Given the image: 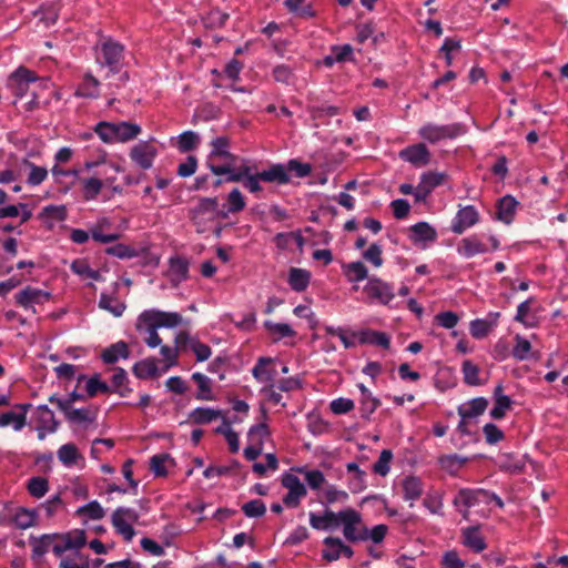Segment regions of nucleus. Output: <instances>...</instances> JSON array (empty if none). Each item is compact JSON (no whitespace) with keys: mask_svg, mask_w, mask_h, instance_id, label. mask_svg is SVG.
<instances>
[{"mask_svg":"<svg viewBox=\"0 0 568 568\" xmlns=\"http://www.w3.org/2000/svg\"><path fill=\"white\" fill-rule=\"evenodd\" d=\"M341 526L346 540L351 542L367 540V527L357 510L353 508L341 510Z\"/></svg>","mask_w":568,"mask_h":568,"instance_id":"7","label":"nucleus"},{"mask_svg":"<svg viewBox=\"0 0 568 568\" xmlns=\"http://www.w3.org/2000/svg\"><path fill=\"white\" fill-rule=\"evenodd\" d=\"M263 182L286 184L290 182V175L284 164H273L267 170L260 172Z\"/></svg>","mask_w":568,"mask_h":568,"instance_id":"26","label":"nucleus"},{"mask_svg":"<svg viewBox=\"0 0 568 568\" xmlns=\"http://www.w3.org/2000/svg\"><path fill=\"white\" fill-rule=\"evenodd\" d=\"M71 270L73 273L84 276L94 281L101 280V274L99 271L92 270L88 262L82 258L74 260L71 264Z\"/></svg>","mask_w":568,"mask_h":568,"instance_id":"51","label":"nucleus"},{"mask_svg":"<svg viewBox=\"0 0 568 568\" xmlns=\"http://www.w3.org/2000/svg\"><path fill=\"white\" fill-rule=\"evenodd\" d=\"M464 545L473 549L475 552H480L486 549L487 545L475 527H468L463 531Z\"/></svg>","mask_w":568,"mask_h":568,"instance_id":"38","label":"nucleus"},{"mask_svg":"<svg viewBox=\"0 0 568 568\" xmlns=\"http://www.w3.org/2000/svg\"><path fill=\"white\" fill-rule=\"evenodd\" d=\"M154 357L142 359L134 364L132 371L138 378L146 379L159 375V368Z\"/></svg>","mask_w":568,"mask_h":568,"instance_id":"32","label":"nucleus"},{"mask_svg":"<svg viewBox=\"0 0 568 568\" xmlns=\"http://www.w3.org/2000/svg\"><path fill=\"white\" fill-rule=\"evenodd\" d=\"M111 227V221L108 217H102L97 221L90 229L92 239L100 243H111L120 239L119 233H106Z\"/></svg>","mask_w":568,"mask_h":568,"instance_id":"23","label":"nucleus"},{"mask_svg":"<svg viewBox=\"0 0 568 568\" xmlns=\"http://www.w3.org/2000/svg\"><path fill=\"white\" fill-rule=\"evenodd\" d=\"M182 323V316L175 312H163L159 310H146L142 312L135 323V328L141 334H146L144 342L151 347H158L162 338L158 334L161 327L173 328Z\"/></svg>","mask_w":568,"mask_h":568,"instance_id":"1","label":"nucleus"},{"mask_svg":"<svg viewBox=\"0 0 568 568\" xmlns=\"http://www.w3.org/2000/svg\"><path fill=\"white\" fill-rule=\"evenodd\" d=\"M79 515L88 516L90 519H102L105 515L104 509L98 501H90L89 504L78 509Z\"/></svg>","mask_w":568,"mask_h":568,"instance_id":"62","label":"nucleus"},{"mask_svg":"<svg viewBox=\"0 0 568 568\" xmlns=\"http://www.w3.org/2000/svg\"><path fill=\"white\" fill-rule=\"evenodd\" d=\"M227 202V211L230 213H239L243 211L246 206V201L244 195L239 189H233L226 199Z\"/></svg>","mask_w":568,"mask_h":568,"instance_id":"54","label":"nucleus"},{"mask_svg":"<svg viewBox=\"0 0 568 568\" xmlns=\"http://www.w3.org/2000/svg\"><path fill=\"white\" fill-rule=\"evenodd\" d=\"M95 60L101 67H106L109 73H119L124 60V47L111 38L102 40L95 45Z\"/></svg>","mask_w":568,"mask_h":568,"instance_id":"2","label":"nucleus"},{"mask_svg":"<svg viewBox=\"0 0 568 568\" xmlns=\"http://www.w3.org/2000/svg\"><path fill=\"white\" fill-rule=\"evenodd\" d=\"M399 158L416 168H420L430 162V152L424 143H417L402 150Z\"/></svg>","mask_w":568,"mask_h":568,"instance_id":"16","label":"nucleus"},{"mask_svg":"<svg viewBox=\"0 0 568 568\" xmlns=\"http://www.w3.org/2000/svg\"><path fill=\"white\" fill-rule=\"evenodd\" d=\"M467 459L458 455H443L438 458L440 467L450 474H455L465 464Z\"/></svg>","mask_w":568,"mask_h":568,"instance_id":"57","label":"nucleus"},{"mask_svg":"<svg viewBox=\"0 0 568 568\" xmlns=\"http://www.w3.org/2000/svg\"><path fill=\"white\" fill-rule=\"evenodd\" d=\"M484 490L460 489L454 498V505L458 508L465 519H468L469 508L478 503V496Z\"/></svg>","mask_w":568,"mask_h":568,"instance_id":"18","label":"nucleus"},{"mask_svg":"<svg viewBox=\"0 0 568 568\" xmlns=\"http://www.w3.org/2000/svg\"><path fill=\"white\" fill-rule=\"evenodd\" d=\"M241 162L234 172L229 168H214L212 173L214 175H226L225 182H243L244 187L251 193L261 192L263 190L261 182L263 181L260 178V172L252 173V168L246 161L242 160Z\"/></svg>","mask_w":568,"mask_h":568,"instance_id":"4","label":"nucleus"},{"mask_svg":"<svg viewBox=\"0 0 568 568\" xmlns=\"http://www.w3.org/2000/svg\"><path fill=\"white\" fill-rule=\"evenodd\" d=\"M83 197L87 201L94 200L103 187V182L98 178L81 179Z\"/></svg>","mask_w":568,"mask_h":568,"instance_id":"50","label":"nucleus"},{"mask_svg":"<svg viewBox=\"0 0 568 568\" xmlns=\"http://www.w3.org/2000/svg\"><path fill=\"white\" fill-rule=\"evenodd\" d=\"M487 251V246L475 235L463 239L458 247V252L466 257L484 254Z\"/></svg>","mask_w":568,"mask_h":568,"instance_id":"28","label":"nucleus"},{"mask_svg":"<svg viewBox=\"0 0 568 568\" xmlns=\"http://www.w3.org/2000/svg\"><path fill=\"white\" fill-rule=\"evenodd\" d=\"M31 407V404H19L16 408H19L21 413L7 412L0 414V427L12 425L14 430H21L26 425V414Z\"/></svg>","mask_w":568,"mask_h":568,"instance_id":"22","label":"nucleus"},{"mask_svg":"<svg viewBox=\"0 0 568 568\" xmlns=\"http://www.w3.org/2000/svg\"><path fill=\"white\" fill-rule=\"evenodd\" d=\"M152 141H140L130 149L131 161L142 170L151 169L158 156V148Z\"/></svg>","mask_w":568,"mask_h":568,"instance_id":"11","label":"nucleus"},{"mask_svg":"<svg viewBox=\"0 0 568 568\" xmlns=\"http://www.w3.org/2000/svg\"><path fill=\"white\" fill-rule=\"evenodd\" d=\"M272 358L270 357H260L257 363L252 369V374L261 383L272 384L274 381L275 372L273 369H268L267 365L272 363Z\"/></svg>","mask_w":568,"mask_h":568,"instance_id":"34","label":"nucleus"},{"mask_svg":"<svg viewBox=\"0 0 568 568\" xmlns=\"http://www.w3.org/2000/svg\"><path fill=\"white\" fill-rule=\"evenodd\" d=\"M264 327L274 337L275 341L284 337H294L296 335L295 331L286 323H274L272 321H265Z\"/></svg>","mask_w":568,"mask_h":568,"instance_id":"43","label":"nucleus"},{"mask_svg":"<svg viewBox=\"0 0 568 568\" xmlns=\"http://www.w3.org/2000/svg\"><path fill=\"white\" fill-rule=\"evenodd\" d=\"M59 460L65 466H73L82 458L74 444H64L58 450Z\"/></svg>","mask_w":568,"mask_h":568,"instance_id":"44","label":"nucleus"},{"mask_svg":"<svg viewBox=\"0 0 568 568\" xmlns=\"http://www.w3.org/2000/svg\"><path fill=\"white\" fill-rule=\"evenodd\" d=\"M463 133V126L459 123L439 125L426 123L418 130V135L424 141L435 144L444 140L455 139Z\"/></svg>","mask_w":568,"mask_h":568,"instance_id":"8","label":"nucleus"},{"mask_svg":"<svg viewBox=\"0 0 568 568\" xmlns=\"http://www.w3.org/2000/svg\"><path fill=\"white\" fill-rule=\"evenodd\" d=\"M359 342L362 344H373L383 348H388L390 345L389 336L384 332L366 329L361 332Z\"/></svg>","mask_w":568,"mask_h":568,"instance_id":"39","label":"nucleus"},{"mask_svg":"<svg viewBox=\"0 0 568 568\" xmlns=\"http://www.w3.org/2000/svg\"><path fill=\"white\" fill-rule=\"evenodd\" d=\"M462 372L464 375V382L469 386H479L484 382L479 378V367L471 361L466 359L463 362Z\"/></svg>","mask_w":568,"mask_h":568,"instance_id":"46","label":"nucleus"},{"mask_svg":"<svg viewBox=\"0 0 568 568\" xmlns=\"http://www.w3.org/2000/svg\"><path fill=\"white\" fill-rule=\"evenodd\" d=\"M221 416L220 410H215L209 407H197L193 409L190 414V418L195 424H207L212 420H215L217 417Z\"/></svg>","mask_w":568,"mask_h":568,"instance_id":"48","label":"nucleus"},{"mask_svg":"<svg viewBox=\"0 0 568 568\" xmlns=\"http://www.w3.org/2000/svg\"><path fill=\"white\" fill-rule=\"evenodd\" d=\"M85 390L89 397H94L98 393L109 392V386L95 374L87 381Z\"/></svg>","mask_w":568,"mask_h":568,"instance_id":"64","label":"nucleus"},{"mask_svg":"<svg viewBox=\"0 0 568 568\" xmlns=\"http://www.w3.org/2000/svg\"><path fill=\"white\" fill-rule=\"evenodd\" d=\"M67 542V547L79 550L87 544V536L84 530L75 529L61 537Z\"/></svg>","mask_w":568,"mask_h":568,"instance_id":"55","label":"nucleus"},{"mask_svg":"<svg viewBox=\"0 0 568 568\" xmlns=\"http://www.w3.org/2000/svg\"><path fill=\"white\" fill-rule=\"evenodd\" d=\"M369 302L388 305L394 298V287L383 280L372 276L363 288Z\"/></svg>","mask_w":568,"mask_h":568,"instance_id":"10","label":"nucleus"},{"mask_svg":"<svg viewBox=\"0 0 568 568\" xmlns=\"http://www.w3.org/2000/svg\"><path fill=\"white\" fill-rule=\"evenodd\" d=\"M26 165L30 169L27 178L29 185L36 186L41 184L48 176V171L43 166H38L32 162L26 161Z\"/></svg>","mask_w":568,"mask_h":568,"instance_id":"56","label":"nucleus"},{"mask_svg":"<svg viewBox=\"0 0 568 568\" xmlns=\"http://www.w3.org/2000/svg\"><path fill=\"white\" fill-rule=\"evenodd\" d=\"M227 19V13L219 9H212L203 17V22L206 28L216 29L223 27Z\"/></svg>","mask_w":568,"mask_h":568,"instance_id":"53","label":"nucleus"},{"mask_svg":"<svg viewBox=\"0 0 568 568\" xmlns=\"http://www.w3.org/2000/svg\"><path fill=\"white\" fill-rule=\"evenodd\" d=\"M99 306L114 316L119 317L125 311V304L119 301L116 297L110 296L102 293L99 301Z\"/></svg>","mask_w":568,"mask_h":568,"instance_id":"45","label":"nucleus"},{"mask_svg":"<svg viewBox=\"0 0 568 568\" xmlns=\"http://www.w3.org/2000/svg\"><path fill=\"white\" fill-rule=\"evenodd\" d=\"M192 379L197 384L200 393L196 395L197 399L210 400L211 395V383L210 379L202 373H194Z\"/></svg>","mask_w":568,"mask_h":568,"instance_id":"59","label":"nucleus"},{"mask_svg":"<svg viewBox=\"0 0 568 568\" xmlns=\"http://www.w3.org/2000/svg\"><path fill=\"white\" fill-rule=\"evenodd\" d=\"M37 422L39 426H42V428H45L49 433H54L59 426V422L55 419L53 412L47 405L38 406Z\"/></svg>","mask_w":568,"mask_h":568,"instance_id":"36","label":"nucleus"},{"mask_svg":"<svg viewBox=\"0 0 568 568\" xmlns=\"http://www.w3.org/2000/svg\"><path fill=\"white\" fill-rule=\"evenodd\" d=\"M361 390V412L362 416L368 418L379 406L381 402L372 395V393L363 385L359 384Z\"/></svg>","mask_w":568,"mask_h":568,"instance_id":"37","label":"nucleus"},{"mask_svg":"<svg viewBox=\"0 0 568 568\" xmlns=\"http://www.w3.org/2000/svg\"><path fill=\"white\" fill-rule=\"evenodd\" d=\"M99 87L100 81L91 73H87L83 78V82L77 90V94L84 98H98Z\"/></svg>","mask_w":568,"mask_h":568,"instance_id":"42","label":"nucleus"},{"mask_svg":"<svg viewBox=\"0 0 568 568\" xmlns=\"http://www.w3.org/2000/svg\"><path fill=\"white\" fill-rule=\"evenodd\" d=\"M130 355L128 344L120 341L105 348L101 355L102 359L106 364H114L119 358H128Z\"/></svg>","mask_w":568,"mask_h":568,"instance_id":"31","label":"nucleus"},{"mask_svg":"<svg viewBox=\"0 0 568 568\" xmlns=\"http://www.w3.org/2000/svg\"><path fill=\"white\" fill-rule=\"evenodd\" d=\"M447 175L439 172H426L420 176L418 185L415 187L414 197L416 202H425L433 190L442 185Z\"/></svg>","mask_w":568,"mask_h":568,"instance_id":"13","label":"nucleus"},{"mask_svg":"<svg viewBox=\"0 0 568 568\" xmlns=\"http://www.w3.org/2000/svg\"><path fill=\"white\" fill-rule=\"evenodd\" d=\"M493 323L486 320H474L470 322L469 331L474 338L481 339L491 331Z\"/></svg>","mask_w":568,"mask_h":568,"instance_id":"60","label":"nucleus"},{"mask_svg":"<svg viewBox=\"0 0 568 568\" xmlns=\"http://www.w3.org/2000/svg\"><path fill=\"white\" fill-rule=\"evenodd\" d=\"M95 132L100 136V139L105 143L116 142L114 123L100 122L95 126Z\"/></svg>","mask_w":568,"mask_h":568,"instance_id":"63","label":"nucleus"},{"mask_svg":"<svg viewBox=\"0 0 568 568\" xmlns=\"http://www.w3.org/2000/svg\"><path fill=\"white\" fill-rule=\"evenodd\" d=\"M348 473L353 474L352 487L353 491H361L366 487V473L362 470L356 463H348L346 465Z\"/></svg>","mask_w":568,"mask_h":568,"instance_id":"52","label":"nucleus"},{"mask_svg":"<svg viewBox=\"0 0 568 568\" xmlns=\"http://www.w3.org/2000/svg\"><path fill=\"white\" fill-rule=\"evenodd\" d=\"M310 525L316 530H332L341 526V511L326 509L323 515L310 514Z\"/></svg>","mask_w":568,"mask_h":568,"instance_id":"17","label":"nucleus"},{"mask_svg":"<svg viewBox=\"0 0 568 568\" xmlns=\"http://www.w3.org/2000/svg\"><path fill=\"white\" fill-rule=\"evenodd\" d=\"M230 144L231 141L225 135L211 141V151L206 160V166L211 172L214 168H229L233 172L237 169L240 159L230 152Z\"/></svg>","mask_w":568,"mask_h":568,"instance_id":"3","label":"nucleus"},{"mask_svg":"<svg viewBox=\"0 0 568 568\" xmlns=\"http://www.w3.org/2000/svg\"><path fill=\"white\" fill-rule=\"evenodd\" d=\"M50 298L51 293L37 287L27 286L16 295V303L36 313L34 306L44 304Z\"/></svg>","mask_w":568,"mask_h":568,"instance_id":"14","label":"nucleus"},{"mask_svg":"<svg viewBox=\"0 0 568 568\" xmlns=\"http://www.w3.org/2000/svg\"><path fill=\"white\" fill-rule=\"evenodd\" d=\"M283 487L288 491L283 497V503L288 508H296L301 504V499L307 495V489L301 479L290 473H285L281 480Z\"/></svg>","mask_w":568,"mask_h":568,"instance_id":"12","label":"nucleus"},{"mask_svg":"<svg viewBox=\"0 0 568 568\" xmlns=\"http://www.w3.org/2000/svg\"><path fill=\"white\" fill-rule=\"evenodd\" d=\"M409 239L414 243L420 242H434L437 237L436 230L430 226L427 222H418L410 226Z\"/></svg>","mask_w":568,"mask_h":568,"instance_id":"25","label":"nucleus"},{"mask_svg":"<svg viewBox=\"0 0 568 568\" xmlns=\"http://www.w3.org/2000/svg\"><path fill=\"white\" fill-rule=\"evenodd\" d=\"M168 276L174 286L185 281L189 277V261L182 256L171 257Z\"/></svg>","mask_w":568,"mask_h":568,"instance_id":"19","label":"nucleus"},{"mask_svg":"<svg viewBox=\"0 0 568 568\" xmlns=\"http://www.w3.org/2000/svg\"><path fill=\"white\" fill-rule=\"evenodd\" d=\"M402 488L404 498L410 501L417 500L424 493L423 481L416 476H408L404 478L402 481Z\"/></svg>","mask_w":568,"mask_h":568,"instance_id":"27","label":"nucleus"},{"mask_svg":"<svg viewBox=\"0 0 568 568\" xmlns=\"http://www.w3.org/2000/svg\"><path fill=\"white\" fill-rule=\"evenodd\" d=\"M393 453L389 449H383L377 462L373 465V471L381 476H386L390 469Z\"/></svg>","mask_w":568,"mask_h":568,"instance_id":"58","label":"nucleus"},{"mask_svg":"<svg viewBox=\"0 0 568 568\" xmlns=\"http://www.w3.org/2000/svg\"><path fill=\"white\" fill-rule=\"evenodd\" d=\"M479 221L478 211L473 205L460 207L452 223V231L455 234H463Z\"/></svg>","mask_w":568,"mask_h":568,"instance_id":"15","label":"nucleus"},{"mask_svg":"<svg viewBox=\"0 0 568 568\" xmlns=\"http://www.w3.org/2000/svg\"><path fill=\"white\" fill-rule=\"evenodd\" d=\"M219 201L216 197H203L196 205L190 209V219L196 226L197 232L206 231L209 224L219 216Z\"/></svg>","mask_w":568,"mask_h":568,"instance_id":"6","label":"nucleus"},{"mask_svg":"<svg viewBox=\"0 0 568 568\" xmlns=\"http://www.w3.org/2000/svg\"><path fill=\"white\" fill-rule=\"evenodd\" d=\"M37 511L33 509L19 508L13 515L12 521L19 529H28L36 525Z\"/></svg>","mask_w":568,"mask_h":568,"instance_id":"41","label":"nucleus"},{"mask_svg":"<svg viewBox=\"0 0 568 568\" xmlns=\"http://www.w3.org/2000/svg\"><path fill=\"white\" fill-rule=\"evenodd\" d=\"M343 272L349 282H361L368 276L367 267L359 261L343 265Z\"/></svg>","mask_w":568,"mask_h":568,"instance_id":"40","label":"nucleus"},{"mask_svg":"<svg viewBox=\"0 0 568 568\" xmlns=\"http://www.w3.org/2000/svg\"><path fill=\"white\" fill-rule=\"evenodd\" d=\"M494 407L490 410V416L494 419H503L506 413L511 408L513 400L509 396L504 394V387L498 384L494 389Z\"/></svg>","mask_w":568,"mask_h":568,"instance_id":"21","label":"nucleus"},{"mask_svg":"<svg viewBox=\"0 0 568 568\" xmlns=\"http://www.w3.org/2000/svg\"><path fill=\"white\" fill-rule=\"evenodd\" d=\"M43 80L39 79L31 70L19 67L8 79V88L17 98H23L31 92L36 94V90L42 87Z\"/></svg>","mask_w":568,"mask_h":568,"instance_id":"5","label":"nucleus"},{"mask_svg":"<svg viewBox=\"0 0 568 568\" xmlns=\"http://www.w3.org/2000/svg\"><path fill=\"white\" fill-rule=\"evenodd\" d=\"M516 206L517 201L513 196H504L497 204L496 217L499 221L509 224L514 219Z\"/></svg>","mask_w":568,"mask_h":568,"instance_id":"29","label":"nucleus"},{"mask_svg":"<svg viewBox=\"0 0 568 568\" xmlns=\"http://www.w3.org/2000/svg\"><path fill=\"white\" fill-rule=\"evenodd\" d=\"M201 143V136L194 131H184L176 138V148L180 152L186 153L197 149Z\"/></svg>","mask_w":568,"mask_h":568,"instance_id":"35","label":"nucleus"},{"mask_svg":"<svg viewBox=\"0 0 568 568\" xmlns=\"http://www.w3.org/2000/svg\"><path fill=\"white\" fill-rule=\"evenodd\" d=\"M139 518L140 516L135 509L119 507L112 513L111 523L119 535L126 541H131L135 535L132 525L138 523Z\"/></svg>","mask_w":568,"mask_h":568,"instance_id":"9","label":"nucleus"},{"mask_svg":"<svg viewBox=\"0 0 568 568\" xmlns=\"http://www.w3.org/2000/svg\"><path fill=\"white\" fill-rule=\"evenodd\" d=\"M40 217L48 223L64 221L67 219V207L64 205H48L42 209Z\"/></svg>","mask_w":568,"mask_h":568,"instance_id":"47","label":"nucleus"},{"mask_svg":"<svg viewBox=\"0 0 568 568\" xmlns=\"http://www.w3.org/2000/svg\"><path fill=\"white\" fill-rule=\"evenodd\" d=\"M242 510L248 518L262 517L266 513V506L261 499H253L242 506Z\"/></svg>","mask_w":568,"mask_h":568,"instance_id":"61","label":"nucleus"},{"mask_svg":"<svg viewBox=\"0 0 568 568\" xmlns=\"http://www.w3.org/2000/svg\"><path fill=\"white\" fill-rule=\"evenodd\" d=\"M65 418L69 423L88 426L95 420L97 414L91 408H73L71 405L64 410Z\"/></svg>","mask_w":568,"mask_h":568,"instance_id":"24","label":"nucleus"},{"mask_svg":"<svg viewBox=\"0 0 568 568\" xmlns=\"http://www.w3.org/2000/svg\"><path fill=\"white\" fill-rule=\"evenodd\" d=\"M27 489L32 497L41 498L49 490V481L41 476L31 477L28 481Z\"/></svg>","mask_w":568,"mask_h":568,"instance_id":"49","label":"nucleus"},{"mask_svg":"<svg viewBox=\"0 0 568 568\" xmlns=\"http://www.w3.org/2000/svg\"><path fill=\"white\" fill-rule=\"evenodd\" d=\"M311 273L304 268L292 267L288 272V284L295 292H303L307 288Z\"/></svg>","mask_w":568,"mask_h":568,"instance_id":"30","label":"nucleus"},{"mask_svg":"<svg viewBox=\"0 0 568 568\" xmlns=\"http://www.w3.org/2000/svg\"><path fill=\"white\" fill-rule=\"evenodd\" d=\"M115 124L116 142H128L135 139L142 131L141 126L131 122H119Z\"/></svg>","mask_w":568,"mask_h":568,"instance_id":"33","label":"nucleus"},{"mask_svg":"<svg viewBox=\"0 0 568 568\" xmlns=\"http://www.w3.org/2000/svg\"><path fill=\"white\" fill-rule=\"evenodd\" d=\"M489 402L485 397H476L458 406L457 413L463 419H473L485 413Z\"/></svg>","mask_w":568,"mask_h":568,"instance_id":"20","label":"nucleus"}]
</instances>
